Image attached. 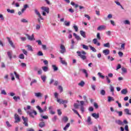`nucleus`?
<instances>
[{"label": "nucleus", "instance_id": "1", "mask_svg": "<svg viewBox=\"0 0 131 131\" xmlns=\"http://www.w3.org/2000/svg\"><path fill=\"white\" fill-rule=\"evenodd\" d=\"M77 54L78 56L80 57V58L82 59V60H83V61H84V60L86 59V56H85V55H86V52H84L83 51H77Z\"/></svg>", "mask_w": 131, "mask_h": 131}, {"label": "nucleus", "instance_id": "2", "mask_svg": "<svg viewBox=\"0 0 131 131\" xmlns=\"http://www.w3.org/2000/svg\"><path fill=\"white\" fill-rule=\"evenodd\" d=\"M34 13L38 17V18H37V21L39 24H41L40 20H43L42 16H41V14H40V13L39 12V11H38V10H37V9H34Z\"/></svg>", "mask_w": 131, "mask_h": 131}, {"label": "nucleus", "instance_id": "3", "mask_svg": "<svg viewBox=\"0 0 131 131\" xmlns=\"http://www.w3.org/2000/svg\"><path fill=\"white\" fill-rule=\"evenodd\" d=\"M27 113L30 116V117H32V118H34L33 114L35 116L37 115V112L34 110H32L31 111H28L27 112Z\"/></svg>", "mask_w": 131, "mask_h": 131}, {"label": "nucleus", "instance_id": "4", "mask_svg": "<svg viewBox=\"0 0 131 131\" xmlns=\"http://www.w3.org/2000/svg\"><path fill=\"white\" fill-rule=\"evenodd\" d=\"M41 9L43 11L42 13L43 16H46V13H47V14H49L50 12V8H49V7H42L41 8Z\"/></svg>", "mask_w": 131, "mask_h": 131}, {"label": "nucleus", "instance_id": "5", "mask_svg": "<svg viewBox=\"0 0 131 131\" xmlns=\"http://www.w3.org/2000/svg\"><path fill=\"white\" fill-rule=\"evenodd\" d=\"M26 36H27L28 40L30 41H33L35 40V38L34 37V34H32V35H30L28 34H26Z\"/></svg>", "mask_w": 131, "mask_h": 131}, {"label": "nucleus", "instance_id": "6", "mask_svg": "<svg viewBox=\"0 0 131 131\" xmlns=\"http://www.w3.org/2000/svg\"><path fill=\"white\" fill-rule=\"evenodd\" d=\"M80 109L81 110V113H84V106H83V105H84V101H80Z\"/></svg>", "mask_w": 131, "mask_h": 131}, {"label": "nucleus", "instance_id": "7", "mask_svg": "<svg viewBox=\"0 0 131 131\" xmlns=\"http://www.w3.org/2000/svg\"><path fill=\"white\" fill-rule=\"evenodd\" d=\"M15 123H18L21 121V118L18 115L15 114L14 115Z\"/></svg>", "mask_w": 131, "mask_h": 131}, {"label": "nucleus", "instance_id": "8", "mask_svg": "<svg viewBox=\"0 0 131 131\" xmlns=\"http://www.w3.org/2000/svg\"><path fill=\"white\" fill-rule=\"evenodd\" d=\"M36 109L38 110L39 113H42V112H45V111H47V106H45V108L43 110L42 109L39 105H38L36 106Z\"/></svg>", "mask_w": 131, "mask_h": 131}, {"label": "nucleus", "instance_id": "9", "mask_svg": "<svg viewBox=\"0 0 131 131\" xmlns=\"http://www.w3.org/2000/svg\"><path fill=\"white\" fill-rule=\"evenodd\" d=\"M21 118L24 121L23 123L25 125V126L28 127V118L27 117H24V116H22Z\"/></svg>", "mask_w": 131, "mask_h": 131}, {"label": "nucleus", "instance_id": "10", "mask_svg": "<svg viewBox=\"0 0 131 131\" xmlns=\"http://www.w3.org/2000/svg\"><path fill=\"white\" fill-rule=\"evenodd\" d=\"M11 47L13 48V49H15L16 47L14 45V43L13 42V41L11 39V38L9 37H6Z\"/></svg>", "mask_w": 131, "mask_h": 131}, {"label": "nucleus", "instance_id": "11", "mask_svg": "<svg viewBox=\"0 0 131 131\" xmlns=\"http://www.w3.org/2000/svg\"><path fill=\"white\" fill-rule=\"evenodd\" d=\"M60 49L61 50L60 51V53H61V54H64V53H66V49L65 48V46H64V45H60Z\"/></svg>", "mask_w": 131, "mask_h": 131}, {"label": "nucleus", "instance_id": "12", "mask_svg": "<svg viewBox=\"0 0 131 131\" xmlns=\"http://www.w3.org/2000/svg\"><path fill=\"white\" fill-rule=\"evenodd\" d=\"M106 29V26L101 25L97 28V30L101 31L102 30H105Z\"/></svg>", "mask_w": 131, "mask_h": 131}, {"label": "nucleus", "instance_id": "13", "mask_svg": "<svg viewBox=\"0 0 131 131\" xmlns=\"http://www.w3.org/2000/svg\"><path fill=\"white\" fill-rule=\"evenodd\" d=\"M40 117L41 119H39V120L40 121H42V119H48L49 118V116H48L47 115L43 116V115H42V114L40 115Z\"/></svg>", "mask_w": 131, "mask_h": 131}, {"label": "nucleus", "instance_id": "14", "mask_svg": "<svg viewBox=\"0 0 131 131\" xmlns=\"http://www.w3.org/2000/svg\"><path fill=\"white\" fill-rule=\"evenodd\" d=\"M93 43H94V45H97V46H98V47H100V46H101V44L100 43V42H98V39L97 38H94L93 40Z\"/></svg>", "mask_w": 131, "mask_h": 131}, {"label": "nucleus", "instance_id": "15", "mask_svg": "<svg viewBox=\"0 0 131 131\" xmlns=\"http://www.w3.org/2000/svg\"><path fill=\"white\" fill-rule=\"evenodd\" d=\"M92 116H93L95 119H98V118L100 117L99 113H93L92 114Z\"/></svg>", "mask_w": 131, "mask_h": 131}, {"label": "nucleus", "instance_id": "16", "mask_svg": "<svg viewBox=\"0 0 131 131\" xmlns=\"http://www.w3.org/2000/svg\"><path fill=\"white\" fill-rule=\"evenodd\" d=\"M102 53H103L105 56H107L110 54V51L108 49H105L103 50Z\"/></svg>", "mask_w": 131, "mask_h": 131}, {"label": "nucleus", "instance_id": "17", "mask_svg": "<svg viewBox=\"0 0 131 131\" xmlns=\"http://www.w3.org/2000/svg\"><path fill=\"white\" fill-rule=\"evenodd\" d=\"M81 71L83 72V73L85 74V77L88 78L89 77V74H88V72L86 71V70L85 69H81Z\"/></svg>", "mask_w": 131, "mask_h": 131}, {"label": "nucleus", "instance_id": "18", "mask_svg": "<svg viewBox=\"0 0 131 131\" xmlns=\"http://www.w3.org/2000/svg\"><path fill=\"white\" fill-rule=\"evenodd\" d=\"M73 35H74V36H75V38H76V39H77V40H81V38H80V37H79V36L77 35V34H76V33H74Z\"/></svg>", "mask_w": 131, "mask_h": 131}, {"label": "nucleus", "instance_id": "19", "mask_svg": "<svg viewBox=\"0 0 131 131\" xmlns=\"http://www.w3.org/2000/svg\"><path fill=\"white\" fill-rule=\"evenodd\" d=\"M59 59H60V63H61V64H62V65H67V62H66V61H65V60H63V58L60 57Z\"/></svg>", "mask_w": 131, "mask_h": 131}, {"label": "nucleus", "instance_id": "20", "mask_svg": "<svg viewBox=\"0 0 131 131\" xmlns=\"http://www.w3.org/2000/svg\"><path fill=\"white\" fill-rule=\"evenodd\" d=\"M115 122L119 125H123V122L121 121L120 120H116Z\"/></svg>", "mask_w": 131, "mask_h": 131}, {"label": "nucleus", "instance_id": "21", "mask_svg": "<svg viewBox=\"0 0 131 131\" xmlns=\"http://www.w3.org/2000/svg\"><path fill=\"white\" fill-rule=\"evenodd\" d=\"M39 126L41 128L45 127L46 126V123L45 122H40L39 123Z\"/></svg>", "mask_w": 131, "mask_h": 131}, {"label": "nucleus", "instance_id": "22", "mask_svg": "<svg viewBox=\"0 0 131 131\" xmlns=\"http://www.w3.org/2000/svg\"><path fill=\"white\" fill-rule=\"evenodd\" d=\"M80 33L81 36H83L84 37V38H85V37H86V36L85 35V32H84L82 30H81L80 31Z\"/></svg>", "mask_w": 131, "mask_h": 131}, {"label": "nucleus", "instance_id": "23", "mask_svg": "<svg viewBox=\"0 0 131 131\" xmlns=\"http://www.w3.org/2000/svg\"><path fill=\"white\" fill-rule=\"evenodd\" d=\"M115 4H116V5H117V6H119L121 8V9H122V10H124V8H123L122 7V5H121V4H120V3H119V2L118 1H115Z\"/></svg>", "mask_w": 131, "mask_h": 131}, {"label": "nucleus", "instance_id": "24", "mask_svg": "<svg viewBox=\"0 0 131 131\" xmlns=\"http://www.w3.org/2000/svg\"><path fill=\"white\" fill-rule=\"evenodd\" d=\"M28 8V5L26 4L24 6V8L21 9L22 13H24L25 11H26V9Z\"/></svg>", "mask_w": 131, "mask_h": 131}, {"label": "nucleus", "instance_id": "25", "mask_svg": "<svg viewBox=\"0 0 131 131\" xmlns=\"http://www.w3.org/2000/svg\"><path fill=\"white\" fill-rule=\"evenodd\" d=\"M124 111L127 115H131V113H129V110L128 108L124 109Z\"/></svg>", "mask_w": 131, "mask_h": 131}, {"label": "nucleus", "instance_id": "26", "mask_svg": "<svg viewBox=\"0 0 131 131\" xmlns=\"http://www.w3.org/2000/svg\"><path fill=\"white\" fill-rule=\"evenodd\" d=\"M87 122L88 124H92L93 122H92V119L91 118V117H88V120H87Z\"/></svg>", "mask_w": 131, "mask_h": 131}, {"label": "nucleus", "instance_id": "27", "mask_svg": "<svg viewBox=\"0 0 131 131\" xmlns=\"http://www.w3.org/2000/svg\"><path fill=\"white\" fill-rule=\"evenodd\" d=\"M35 96L37 98H41L42 97L41 94L40 92L35 93Z\"/></svg>", "mask_w": 131, "mask_h": 131}, {"label": "nucleus", "instance_id": "28", "mask_svg": "<svg viewBox=\"0 0 131 131\" xmlns=\"http://www.w3.org/2000/svg\"><path fill=\"white\" fill-rule=\"evenodd\" d=\"M84 84H85V83H84V81H81L80 82L78 83V85H79V86H81L82 88L84 86Z\"/></svg>", "mask_w": 131, "mask_h": 131}, {"label": "nucleus", "instance_id": "29", "mask_svg": "<svg viewBox=\"0 0 131 131\" xmlns=\"http://www.w3.org/2000/svg\"><path fill=\"white\" fill-rule=\"evenodd\" d=\"M89 47L91 51H92V52H94V53H96V52H97V50H96L95 48L93 47L92 46L89 45Z\"/></svg>", "mask_w": 131, "mask_h": 131}, {"label": "nucleus", "instance_id": "30", "mask_svg": "<svg viewBox=\"0 0 131 131\" xmlns=\"http://www.w3.org/2000/svg\"><path fill=\"white\" fill-rule=\"evenodd\" d=\"M8 13H10V14H14L15 13V10L14 9H7V10Z\"/></svg>", "mask_w": 131, "mask_h": 131}, {"label": "nucleus", "instance_id": "31", "mask_svg": "<svg viewBox=\"0 0 131 131\" xmlns=\"http://www.w3.org/2000/svg\"><path fill=\"white\" fill-rule=\"evenodd\" d=\"M121 93L122 95H126V94H127V90H126V89H123L121 91Z\"/></svg>", "mask_w": 131, "mask_h": 131}, {"label": "nucleus", "instance_id": "32", "mask_svg": "<svg viewBox=\"0 0 131 131\" xmlns=\"http://www.w3.org/2000/svg\"><path fill=\"white\" fill-rule=\"evenodd\" d=\"M27 47L28 48V51H30V52H33V49H32V46L30 45H27Z\"/></svg>", "mask_w": 131, "mask_h": 131}, {"label": "nucleus", "instance_id": "33", "mask_svg": "<svg viewBox=\"0 0 131 131\" xmlns=\"http://www.w3.org/2000/svg\"><path fill=\"white\" fill-rule=\"evenodd\" d=\"M69 126H70V123H68L63 128V130H67V128H69Z\"/></svg>", "mask_w": 131, "mask_h": 131}, {"label": "nucleus", "instance_id": "34", "mask_svg": "<svg viewBox=\"0 0 131 131\" xmlns=\"http://www.w3.org/2000/svg\"><path fill=\"white\" fill-rule=\"evenodd\" d=\"M18 58L19 59H21V60H24L25 59V56H24V54H20Z\"/></svg>", "mask_w": 131, "mask_h": 131}, {"label": "nucleus", "instance_id": "35", "mask_svg": "<svg viewBox=\"0 0 131 131\" xmlns=\"http://www.w3.org/2000/svg\"><path fill=\"white\" fill-rule=\"evenodd\" d=\"M13 100L16 102H18V100H20V96H14Z\"/></svg>", "mask_w": 131, "mask_h": 131}, {"label": "nucleus", "instance_id": "36", "mask_svg": "<svg viewBox=\"0 0 131 131\" xmlns=\"http://www.w3.org/2000/svg\"><path fill=\"white\" fill-rule=\"evenodd\" d=\"M42 69L43 71H44L45 72H47V71L49 70V68L48 67H42Z\"/></svg>", "mask_w": 131, "mask_h": 131}, {"label": "nucleus", "instance_id": "37", "mask_svg": "<svg viewBox=\"0 0 131 131\" xmlns=\"http://www.w3.org/2000/svg\"><path fill=\"white\" fill-rule=\"evenodd\" d=\"M71 5H72V6H73L74 7H75V8H78V7H79L78 4H75V3L73 2H72L71 3Z\"/></svg>", "mask_w": 131, "mask_h": 131}, {"label": "nucleus", "instance_id": "38", "mask_svg": "<svg viewBox=\"0 0 131 131\" xmlns=\"http://www.w3.org/2000/svg\"><path fill=\"white\" fill-rule=\"evenodd\" d=\"M52 67L54 70V71H58V67H57V66H56V65H52Z\"/></svg>", "mask_w": 131, "mask_h": 131}, {"label": "nucleus", "instance_id": "39", "mask_svg": "<svg viewBox=\"0 0 131 131\" xmlns=\"http://www.w3.org/2000/svg\"><path fill=\"white\" fill-rule=\"evenodd\" d=\"M64 24L65 26H67L68 27L70 26V21H64Z\"/></svg>", "mask_w": 131, "mask_h": 131}, {"label": "nucleus", "instance_id": "40", "mask_svg": "<svg viewBox=\"0 0 131 131\" xmlns=\"http://www.w3.org/2000/svg\"><path fill=\"white\" fill-rule=\"evenodd\" d=\"M108 99V102H110L111 101H114V98L111 97V96H108L107 97Z\"/></svg>", "mask_w": 131, "mask_h": 131}, {"label": "nucleus", "instance_id": "41", "mask_svg": "<svg viewBox=\"0 0 131 131\" xmlns=\"http://www.w3.org/2000/svg\"><path fill=\"white\" fill-rule=\"evenodd\" d=\"M121 70H122V73L123 74V73H127V70L124 68H122L121 69Z\"/></svg>", "mask_w": 131, "mask_h": 131}, {"label": "nucleus", "instance_id": "42", "mask_svg": "<svg viewBox=\"0 0 131 131\" xmlns=\"http://www.w3.org/2000/svg\"><path fill=\"white\" fill-rule=\"evenodd\" d=\"M124 24H125V25H129V24H130V22L129 21V20H125L123 21Z\"/></svg>", "mask_w": 131, "mask_h": 131}, {"label": "nucleus", "instance_id": "43", "mask_svg": "<svg viewBox=\"0 0 131 131\" xmlns=\"http://www.w3.org/2000/svg\"><path fill=\"white\" fill-rule=\"evenodd\" d=\"M21 23H28V20L26 19L23 18L20 20Z\"/></svg>", "mask_w": 131, "mask_h": 131}, {"label": "nucleus", "instance_id": "44", "mask_svg": "<svg viewBox=\"0 0 131 131\" xmlns=\"http://www.w3.org/2000/svg\"><path fill=\"white\" fill-rule=\"evenodd\" d=\"M62 120H63V121H64V122L66 123V122H67V121H68V118L66 116L63 117L62 118Z\"/></svg>", "mask_w": 131, "mask_h": 131}, {"label": "nucleus", "instance_id": "45", "mask_svg": "<svg viewBox=\"0 0 131 131\" xmlns=\"http://www.w3.org/2000/svg\"><path fill=\"white\" fill-rule=\"evenodd\" d=\"M41 79L43 82H45L46 79H47V77L46 76H41Z\"/></svg>", "mask_w": 131, "mask_h": 131}, {"label": "nucleus", "instance_id": "46", "mask_svg": "<svg viewBox=\"0 0 131 131\" xmlns=\"http://www.w3.org/2000/svg\"><path fill=\"white\" fill-rule=\"evenodd\" d=\"M103 47H104V48H110V43L109 42L104 43Z\"/></svg>", "mask_w": 131, "mask_h": 131}, {"label": "nucleus", "instance_id": "47", "mask_svg": "<svg viewBox=\"0 0 131 131\" xmlns=\"http://www.w3.org/2000/svg\"><path fill=\"white\" fill-rule=\"evenodd\" d=\"M100 94L102 96H105V95H106V91H105L104 90H101L100 91Z\"/></svg>", "mask_w": 131, "mask_h": 131}, {"label": "nucleus", "instance_id": "48", "mask_svg": "<svg viewBox=\"0 0 131 131\" xmlns=\"http://www.w3.org/2000/svg\"><path fill=\"white\" fill-rule=\"evenodd\" d=\"M14 73L16 78H17V79H20V76L19 75V74H17L16 72H14Z\"/></svg>", "mask_w": 131, "mask_h": 131}, {"label": "nucleus", "instance_id": "49", "mask_svg": "<svg viewBox=\"0 0 131 131\" xmlns=\"http://www.w3.org/2000/svg\"><path fill=\"white\" fill-rule=\"evenodd\" d=\"M21 51L24 54V55H26V56H27V54H28V52H27V51H26L25 49H22Z\"/></svg>", "mask_w": 131, "mask_h": 131}, {"label": "nucleus", "instance_id": "50", "mask_svg": "<svg viewBox=\"0 0 131 131\" xmlns=\"http://www.w3.org/2000/svg\"><path fill=\"white\" fill-rule=\"evenodd\" d=\"M82 46L83 49H84V50H89V46L84 45H82Z\"/></svg>", "mask_w": 131, "mask_h": 131}, {"label": "nucleus", "instance_id": "51", "mask_svg": "<svg viewBox=\"0 0 131 131\" xmlns=\"http://www.w3.org/2000/svg\"><path fill=\"white\" fill-rule=\"evenodd\" d=\"M7 55H8L9 58L11 60L12 59V54L11 53V52H7Z\"/></svg>", "mask_w": 131, "mask_h": 131}, {"label": "nucleus", "instance_id": "52", "mask_svg": "<svg viewBox=\"0 0 131 131\" xmlns=\"http://www.w3.org/2000/svg\"><path fill=\"white\" fill-rule=\"evenodd\" d=\"M52 120L53 122H56L57 120V116H54L53 118H52Z\"/></svg>", "mask_w": 131, "mask_h": 131}, {"label": "nucleus", "instance_id": "53", "mask_svg": "<svg viewBox=\"0 0 131 131\" xmlns=\"http://www.w3.org/2000/svg\"><path fill=\"white\" fill-rule=\"evenodd\" d=\"M1 94L2 95H4V96H6L7 95V92H6V90H3L1 91Z\"/></svg>", "mask_w": 131, "mask_h": 131}, {"label": "nucleus", "instance_id": "54", "mask_svg": "<svg viewBox=\"0 0 131 131\" xmlns=\"http://www.w3.org/2000/svg\"><path fill=\"white\" fill-rule=\"evenodd\" d=\"M106 79L107 81V83H110V82H111V80H110V79H109V77H108V76H106Z\"/></svg>", "mask_w": 131, "mask_h": 131}, {"label": "nucleus", "instance_id": "55", "mask_svg": "<svg viewBox=\"0 0 131 131\" xmlns=\"http://www.w3.org/2000/svg\"><path fill=\"white\" fill-rule=\"evenodd\" d=\"M110 91L112 93H113L114 92V87H113L112 85H110Z\"/></svg>", "mask_w": 131, "mask_h": 131}, {"label": "nucleus", "instance_id": "56", "mask_svg": "<svg viewBox=\"0 0 131 131\" xmlns=\"http://www.w3.org/2000/svg\"><path fill=\"white\" fill-rule=\"evenodd\" d=\"M74 107L75 108V109H78V107H79V105L77 103H74Z\"/></svg>", "mask_w": 131, "mask_h": 131}, {"label": "nucleus", "instance_id": "57", "mask_svg": "<svg viewBox=\"0 0 131 131\" xmlns=\"http://www.w3.org/2000/svg\"><path fill=\"white\" fill-rule=\"evenodd\" d=\"M94 106L95 107V109H98V108H99V105H98V103L96 102L94 103Z\"/></svg>", "mask_w": 131, "mask_h": 131}, {"label": "nucleus", "instance_id": "58", "mask_svg": "<svg viewBox=\"0 0 131 131\" xmlns=\"http://www.w3.org/2000/svg\"><path fill=\"white\" fill-rule=\"evenodd\" d=\"M0 19L1 21H4V20H5V17H4V15L2 14H0Z\"/></svg>", "mask_w": 131, "mask_h": 131}, {"label": "nucleus", "instance_id": "59", "mask_svg": "<svg viewBox=\"0 0 131 131\" xmlns=\"http://www.w3.org/2000/svg\"><path fill=\"white\" fill-rule=\"evenodd\" d=\"M58 90H59L60 93H62V92H63V87H62V86H61V85H59Z\"/></svg>", "mask_w": 131, "mask_h": 131}, {"label": "nucleus", "instance_id": "60", "mask_svg": "<svg viewBox=\"0 0 131 131\" xmlns=\"http://www.w3.org/2000/svg\"><path fill=\"white\" fill-rule=\"evenodd\" d=\"M10 76L11 77V80H15V77L13 73H10Z\"/></svg>", "mask_w": 131, "mask_h": 131}, {"label": "nucleus", "instance_id": "61", "mask_svg": "<svg viewBox=\"0 0 131 131\" xmlns=\"http://www.w3.org/2000/svg\"><path fill=\"white\" fill-rule=\"evenodd\" d=\"M6 125L8 127H11L12 126V125L10 124V122H9V121H6Z\"/></svg>", "mask_w": 131, "mask_h": 131}, {"label": "nucleus", "instance_id": "62", "mask_svg": "<svg viewBox=\"0 0 131 131\" xmlns=\"http://www.w3.org/2000/svg\"><path fill=\"white\" fill-rule=\"evenodd\" d=\"M117 114H118V116L119 117H121V116H122L123 113L122 111H119Z\"/></svg>", "mask_w": 131, "mask_h": 131}, {"label": "nucleus", "instance_id": "63", "mask_svg": "<svg viewBox=\"0 0 131 131\" xmlns=\"http://www.w3.org/2000/svg\"><path fill=\"white\" fill-rule=\"evenodd\" d=\"M38 56H43V53H42V52L39 51L37 53Z\"/></svg>", "mask_w": 131, "mask_h": 131}, {"label": "nucleus", "instance_id": "64", "mask_svg": "<svg viewBox=\"0 0 131 131\" xmlns=\"http://www.w3.org/2000/svg\"><path fill=\"white\" fill-rule=\"evenodd\" d=\"M97 37L98 38V39H101V36L100 35V33H97Z\"/></svg>", "mask_w": 131, "mask_h": 131}]
</instances>
